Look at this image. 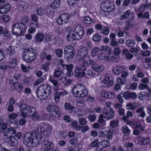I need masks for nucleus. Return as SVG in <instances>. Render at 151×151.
Returning <instances> with one entry per match:
<instances>
[{
  "label": "nucleus",
  "mask_w": 151,
  "mask_h": 151,
  "mask_svg": "<svg viewBox=\"0 0 151 151\" xmlns=\"http://www.w3.org/2000/svg\"><path fill=\"white\" fill-rule=\"evenodd\" d=\"M66 30L68 33L67 36V40L71 42L74 40H79L83 36V28L80 25L77 26L74 31L70 27H67Z\"/></svg>",
  "instance_id": "obj_1"
},
{
  "label": "nucleus",
  "mask_w": 151,
  "mask_h": 151,
  "mask_svg": "<svg viewBox=\"0 0 151 151\" xmlns=\"http://www.w3.org/2000/svg\"><path fill=\"white\" fill-rule=\"evenodd\" d=\"M21 115L23 118H26L27 115L32 116L34 120H38L39 116L36 114L35 108L30 107L25 104H22L20 105Z\"/></svg>",
  "instance_id": "obj_2"
},
{
  "label": "nucleus",
  "mask_w": 151,
  "mask_h": 151,
  "mask_svg": "<svg viewBox=\"0 0 151 151\" xmlns=\"http://www.w3.org/2000/svg\"><path fill=\"white\" fill-rule=\"evenodd\" d=\"M88 51L87 47L85 46L81 47L77 55L76 61L79 62L83 60L82 62H86V63H93V61L91 60L90 57L88 55Z\"/></svg>",
  "instance_id": "obj_3"
},
{
  "label": "nucleus",
  "mask_w": 151,
  "mask_h": 151,
  "mask_svg": "<svg viewBox=\"0 0 151 151\" xmlns=\"http://www.w3.org/2000/svg\"><path fill=\"white\" fill-rule=\"evenodd\" d=\"M40 139H38L32 132L26 133L24 138V144L28 147H34L39 143Z\"/></svg>",
  "instance_id": "obj_4"
},
{
  "label": "nucleus",
  "mask_w": 151,
  "mask_h": 151,
  "mask_svg": "<svg viewBox=\"0 0 151 151\" xmlns=\"http://www.w3.org/2000/svg\"><path fill=\"white\" fill-rule=\"evenodd\" d=\"M81 64L78 63V65L76 66L74 69V76L76 77L81 78L85 76L86 73L84 72L86 70L87 67L91 63H86V62L80 61Z\"/></svg>",
  "instance_id": "obj_5"
},
{
  "label": "nucleus",
  "mask_w": 151,
  "mask_h": 151,
  "mask_svg": "<svg viewBox=\"0 0 151 151\" xmlns=\"http://www.w3.org/2000/svg\"><path fill=\"white\" fill-rule=\"evenodd\" d=\"M74 96L78 98H83L88 94V91L83 85L78 84L75 86L73 89Z\"/></svg>",
  "instance_id": "obj_6"
},
{
  "label": "nucleus",
  "mask_w": 151,
  "mask_h": 151,
  "mask_svg": "<svg viewBox=\"0 0 151 151\" xmlns=\"http://www.w3.org/2000/svg\"><path fill=\"white\" fill-rule=\"evenodd\" d=\"M35 50L32 48H26L23 53V56L24 60L28 63H31L36 58L37 55H35Z\"/></svg>",
  "instance_id": "obj_7"
},
{
  "label": "nucleus",
  "mask_w": 151,
  "mask_h": 151,
  "mask_svg": "<svg viewBox=\"0 0 151 151\" xmlns=\"http://www.w3.org/2000/svg\"><path fill=\"white\" fill-rule=\"evenodd\" d=\"M61 114V111L56 105H53L48 106V116L50 120H53L55 117H59Z\"/></svg>",
  "instance_id": "obj_8"
},
{
  "label": "nucleus",
  "mask_w": 151,
  "mask_h": 151,
  "mask_svg": "<svg viewBox=\"0 0 151 151\" xmlns=\"http://www.w3.org/2000/svg\"><path fill=\"white\" fill-rule=\"evenodd\" d=\"M46 129L45 130L44 127L39 126L34 130L32 133L35 136V137L37 138L38 139H41L43 140L45 142L47 141V135L46 133L44 134V135L40 137L41 134L43 133H47Z\"/></svg>",
  "instance_id": "obj_9"
},
{
  "label": "nucleus",
  "mask_w": 151,
  "mask_h": 151,
  "mask_svg": "<svg viewBox=\"0 0 151 151\" xmlns=\"http://www.w3.org/2000/svg\"><path fill=\"white\" fill-rule=\"evenodd\" d=\"M47 84L38 87L36 92L38 98H40L41 100L45 101L47 98Z\"/></svg>",
  "instance_id": "obj_10"
},
{
  "label": "nucleus",
  "mask_w": 151,
  "mask_h": 151,
  "mask_svg": "<svg viewBox=\"0 0 151 151\" xmlns=\"http://www.w3.org/2000/svg\"><path fill=\"white\" fill-rule=\"evenodd\" d=\"M24 24L16 22L13 25L12 32L14 35L20 36L24 32Z\"/></svg>",
  "instance_id": "obj_11"
},
{
  "label": "nucleus",
  "mask_w": 151,
  "mask_h": 151,
  "mask_svg": "<svg viewBox=\"0 0 151 151\" xmlns=\"http://www.w3.org/2000/svg\"><path fill=\"white\" fill-rule=\"evenodd\" d=\"M64 57L67 60H70L73 59L74 55V50L71 46H66L64 48Z\"/></svg>",
  "instance_id": "obj_12"
},
{
  "label": "nucleus",
  "mask_w": 151,
  "mask_h": 151,
  "mask_svg": "<svg viewBox=\"0 0 151 151\" xmlns=\"http://www.w3.org/2000/svg\"><path fill=\"white\" fill-rule=\"evenodd\" d=\"M101 7L103 11L110 12L114 9V6L113 3L106 1L102 3Z\"/></svg>",
  "instance_id": "obj_13"
},
{
  "label": "nucleus",
  "mask_w": 151,
  "mask_h": 151,
  "mask_svg": "<svg viewBox=\"0 0 151 151\" xmlns=\"http://www.w3.org/2000/svg\"><path fill=\"white\" fill-rule=\"evenodd\" d=\"M54 76L55 77H56L60 81L63 83H65L66 81V76L61 71L58 69L55 70Z\"/></svg>",
  "instance_id": "obj_14"
},
{
  "label": "nucleus",
  "mask_w": 151,
  "mask_h": 151,
  "mask_svg": "<svg viewBox=\"0 0 151 151\" xmlns=\"http://www.w3.org/2000/svg\"><path fill=\"white\" fill-rule=\"evenodd\" d=\"M104 117L107 120L113 118L114 115V110L112 108H105L103 110Z\"/></svg>",
  "instance_id": "obj_15"
},
{
  "label": "nucleus",
  "mask_w": 151,
  "mask_h": 151,
  "mask_svg": "<svg viewBox=\"0 0 151 151\" xmlns=\"http://www.w3.org/2000/svg\"><path fill=\"white\" fill-rule=\"evenodd\" d=\"M70 17V16L67 14H62L57 20V23L60 25L65 24L68 23Z\"/></svg>",
  "instance_id": "obj_16"
},
{
  "label": "nucleus",
  "mask_w": 151,
  "mask_h": 151,
  "mask_svg": "<svg viewBox=\"0 0 151 151\" xmlns=\"http://www.w3.org/2000/svg\"><path fill=\"white\" fill-rule=\"evenodd\" d=\"M100 57H101V58H102V57H104V59L106 60H110L114 62H117L120 59L119 55L115 54L113 52L111 54H110L108 56H104L102 55H101Z\"/></svg>",
  "instance_id": "obj_17"
},
{
  "label": "nucleus",
  "mask_w": 151,
  "mask_h": 151,
  "mask_svg": "<svg viewBox=\"0 0 151 151\" xmlns=\"http://www.w3.org/2000/svg\"><path fill=\"white\" fill-rule=\"evenodd\" d=\"M121 76L122 78H118L116 79V81L117 83H121V85H123L127 81L126 78L129 75V73L127 71H124L121 73Z\"/></svg>",
  "instance_id": "obj_18"
},
{
  "label": "nucleus",
  "mask_w": 151,
  "mask_h": 151,
  "mask_svg": "<svg viewBox=\"0 0 151 151\" xmlns=\"http://www.w3.org/2000/svg\"><path fill=\"white\" fill-rule=\"evenodd\" d=\"M138 143L141 145H146L150 142L149 138L148 137H139L138 138Z\"/></svg>",
  "instance_id": "obj_19"
},
{
  "label": "nucleus",
  "mask_w": 151,
  "mask_h": 151,
  "mask_svg": "<svg viewBox=\"0 0 151 151\" xmlns=\"http://www.w3.org/2000/svg\"><path fill=\"white\" fill-rule=\"evenodd\" d=\"M10 7L11 5L9 3L1 6L0 8V14H4L6 13L9 11Z\"/></svg>",
  "instance_id": "obj_20"
},
{
  "label": "nucleus",
  "mask_w": 151,
  "mask_h": 151,
  "mask_svg": "<svg viewBox=\"0 0 151 151\" xmlns=\"http://www.w3.org/2000/svg\"><path fill=\"white\" fill-rule=\"evenodd\" d=\"M90 65H92V68L94 71L98 72L102 71L104 69L103 66L95 64L94 61L93 63H90Z\"/></svg>",
  "instance_id": "obj_21"
},
{
  "label": "nucleus",
  "mask_w": 151,
  "mask_h": 151,
  "mask_svg": "<svg viewBox=\"0 0 151 151\" xmlns=\"http://www.w3.org/2000/svg\"><path fill=\"white\" fill-rule=\"evenodd\" d=\"M109 77H106L102 82L105 85V86L110 87L114 84V82L112 80L110 79Z\"/></svg>",
  "instance_id": "obj_22"
},
{
  "label": "nucleus",
  "mask_w": 151,
  "mask_h": 151,
  "mask_svg": "<svg viewBox=\"0 0 151 151\" xmlns=\"http://www.w3.org/2000/svg\"><path fill=\"white\" fill-rule=\"evenodd\" d=\"M124 70V66H118L113 68V71L115 75H119L123 72Z\"/></svg>",
  "instance_id": "obj_23"
},
{
  "label": "nucleus",
  "mask_w": 151,
  "mask_h": 151,
  "mask_svg": "<svg viewBox=\"0 0 151 151\" xmlns=\"http://www.w3.org/2000/svg\"><path fill=\"white\" fill-rule=\"evenodd\" d=\"M66 91H64L61 92H56L54 94L55 100L56 102H58L60 100V98L61 96H63L65 94H67Z\"/></svg>",
  "instance_id": "obj_24"
},
{
  "label": "nucleus",
  "mask_w": 151,
  "mask_h": 151,
  "mask_svg": "<svg viewBox=\"0 0 151 151\" xmlns=\"http://www.w3.org/2000/svg\"><path fill=\"white\" fill-rule=\"evenodd\" d=\"M44 38V35L40 33H38L35 36V42H40L42 41Z\"/></svg>",
  "instance_id": "obj_25"
},
{
  "label": "nucleus",
  "mask_w": 151,
  "mask_h": 151,
  "mask_svg": "<svg viewBox=\"0 0 151 151\" xmlns=\"http://www.w3.org/2000/svg\"><path fill=\"white\" fill-rule=\"evenodd\" d=\"M65 109L66 110H68V111L70 113H74L75 108L72 106L71 104L68 103H65Z\"/></svg>",
  "instance_id": "obj_26"
},
{
  "label": "nucleus",
  "mask_w": 151,
  "mask_h": 151,
  "mask_svg": "<svg viewBox=\"0 0 151 151\" xmlns=\"http://www.w3.org/2000/svg\"><path fill=\"white\" fill-rule=\"evenodd\" d=\"M16 131L13 128H9L6 130V132L4 134L5 136H9L8 137H10L11 136H12V134L16 133Z\"/></svg>",
  "instance_id": "obj_27"
},
{
  "label": "nucleus",
  "mask_w": 151,
  "mask_h": 151,
  "mask_svg": "<svg viewBox=\"0 0 151 151\" xmlns=\"http://www.w3.org/2000/svg\"><path fill=\"white\" fill-rule=\"evenodd\" d=\"M61 0H55L50 5V8L54 9L58 8L60 6Z\"/></svg>",
  "instance_id": "obj_28"
},
{
  "label": "nucleus",
  "mask_w": 151,
  "mask_h": 151,
  "mask_svg": "<svg viewBox=\"0 0 151 151\" xmlns=\"http://www.w3.org/2000/svg\"><path fill=\"white\" fill-rule=\"evenodd\" d=\"M14 50L15 47L14 46L10 45L9 47L6 48V50L7 54L11 56L14 54Z\"/></svg>",
  "instance_id": "obj_29"
},
{
  "label": "nucleus",
  "mask_w": 151,
  "mask_h": 151,
  "mask_svg": "<svg viewBox=\"0 0 151 151\" xmlns=\"http://www.w3.org/2000/svg\"><path fill=\"white\" fill-rule=\"evenodd\" d=\"M119 120L117 118H115L112 120L110 123V126L112 128L117 127L119 125Z\"/></svg>",
  "instance_id": "obj_30"
},
{
  "label": "nucleus",
  "mask_w": 151,
  "mask_h": 151,
  "mask_svg": "<svg viewBox=\"0 0 151 151\" xmlns=\"http://www.w3.org/2000/svg\"><path fill=\"white\" fill-rule=\"evenodd\" d=\"M8 138L9 139L10 143L11 144V145H9V147H11L13 146L14 147H15L17 142V140L16 139L15 136H11L10 137H8Z\"/></svg>",
  "instance_id": "obj_31"
},
{
  "label": "nucleus",
  "mask_w": 151,
  "mask_h": 151,
  "mask_svg": "<svg viewBox=\"0 0 151 151\" xmlns=\"http://www.w3.org/2000/svg\"><path fill=\"white\" fill-rule=\"evenodd\" d=\"M18 6L19 9L23 11H26L27 9V5L23 2H20L18 5Z\"/></svg>",
  "instance_id": "obj_32"
},
{
  "label": "nucleus",
  "mask_w": 151,
  "mask_h": 151,
  "mask_svg": "<svg viewBox=\"0 0 151 151\" xmlns=\"http://www.w3.org/2000/svg\"><path fill=\"white\" fill-rule=\"evenodd\" d=\"M143 109V108H141L137 109L136 111V112L138 114V116L142 118H144L145 115V113Z\"/></svg>",
  "instance_id": "obj_33"
},
{
  "label": "nucleus",
  "mask_w": 151,
  "mask_h": 151,
  "mask_svg": "<svg viewBox=\"0 0 151 151\" xmlns=\"http://www.w3.org/2000/svg\"><path fill=\"white\" fill-rule=\"evenodd\" d=\"M95 20L93 19H91L89 17H86L84 18V22L87 24H91L95 22Z\"/></svg>",
  "instance_id": "obj_34"
},
{
  "label": "nucleus",
  "mask_w": 151,
  "mask_h": 151,
  "mask_svg": "<svg viewBox=\"0 0 151 151\" xmlns=\"http://www.w3.org/2000/svg\"><path fill=\"white\" fill-rule=\"evenodd\" d=\"M121 130L123 134H125L127 136L129 135L130 132L129 128L126 126H122L121 128Z\"/></svg>",
  "instance_id": "obj_35"
},
{
  "label": "nucleus",
  "mask_w": 151,
  "mask_h": 151,
  "mask_svg": "<svg viewBox=\"0 0 151 151\" xmlns=\"http://www.w3.org/2000/svg\"><path fill=\"white\" fill-rule=\"evenodd\" d=\"M72 127L77 130H80L81 128L80 125H77V122L76 121H73L71 124Z\"/></svg>",
  "instance_id": "obj_36"
},
{
  "label": "nucleus",
  "mask_w": 151,
  "mask_h": 151,
  "mask_svg": "<svg viewBox=\"0 0 151 151\" xmlns=\"http://www.w3.org/2000/svg\"><path fill=\"white\" fill-rule=\"evenodd\" d=\"M54 40L55 45L57 47L60 46L62 44L63 41L59 37H55Z\"/></svg>",
  "instance_id": "obj_37"
},
{
  "label": "nucleus",
  "mask_w": 151,
  "mask_h": 151,
  "mask_svg": "<svg viewBox=\"0 0 151 151\" xmlns=\"http://www.w3.org/2000/svg\"><path fill=\"white\" fill-rule=\"evenodd\" d=\"M135 44V42L133 40H127L125 42L126 45L128 47H132Z\"/></svg>",
  "instance_id": "obj_38"
},
{
  "label": "nucleus",
  "mask_w": 151,
  "mask_h": 151,
  "mask_svg": "<svg viewBox=\"0 0 151 151\" xmlns=\"http://www.w3.org/2000/svg\"><path fill=\"white\" fill-rule=\"evenodd\" d=\"M133 114L131 112L128 111L127 112V116L124 115L122 117V120L125 122H127L129 119V117L131 116Z\"/></svg>",
  "instance_id": "obj_39"
},
{
  "label": "nucleus",
  "mask_w": 151,
  "mask_h": 151,
  "mask_svg": "<svg viewBox=\"0 0 151 151\" xmlns=\"http://www.w3.org/2000/svg\"><path fill=\"white\" fill-rule=\"evenodd\" d=\"M101 33L106 35H107L109 33V30L107 27H104L101 29Z\"/></svg>",
  "instance_id": "obj_40"
},
{
  "label": "nucleus",
  "mask_w": 151,
  "mask_h": 151,
  "mask_svg": "<svg viewBox=\"0 0 151 151\" xmlns=\"http://www.w3.org/2000/svg\"><path fill=\"white\" fill-rule=\"evenodd\" d=\"M73 67L74 66L72 64L64 65L63 66V68L64 69H66L68 71L72 70Z\"/></svg>",
  "instance_id": "obj_41"
},
{
  "label": "nucleus",
  "mask_w": 151,
  "mask_h": 151,
  "mask_svg": "<svg viewBox=\"0 0 151 151\" xmlns=\"http://www.w3.org/2000/svg\"><path fill=\"white\" fill-rule=\"evenodd\" d=\"M48 151H55L56 149L54 148L53 143L50 141H48Z\"/></svg>",
  "instance_id": "obj_42"
},
{
  "label": "nucleus",
  "mask_w": 151,
  "mask_h": 151,
  "mask_svg": "<svg viewBox=\"0 0 151 151\" xmlns=\"http://www.w3.org/2000/svg\"><path fill=\"white\" fill-rule=\"evenodd\" d=\"M132 127L135 129L142 130V127L140 125V122H134Z\"/></svg>",
  "instance_id": "obj_43"
},
{
  "label": "nucleus",
  "mask_w": 151,
  "mask_h": 151,
  "mask_svg": "<svg viewBox=\"0 0 151 151\" xmlns=\"http://www.w3.org/2000/svg\"><path fill=\"white\" fill-rule=\"evenodd\" d=\"M101 35L96 34L94 35L92 37V39L93 41L95 42H98L101 39Z\"/></svg>",
  "instance_id": "obj_44"
},
{
  "label": "nucleus",
  "mask_w": 151,
  "mask_h": 151,
  "mask_svg": "<svg viewBox=\"0 0 151 151\" xmlns=\"http://www.w3.org/2000/svg\"><path fill=\"white\" fill-rule=\"evenodd\" d=\"M29 18L27 16H25L23 17L22 20V22L20 23L24 24V26L27 24L29 21Z\"/></svg>",
  "instance_id": "obj_45"
},
{
  "label": "nucleus",
  "mask_w": 151,
  "mask_h": 151,
  "mask_svg": "<svg viewBox=\"0 0 151 151\" xmlns=\"http://www.w3.org/2000/svg\"><path fill=\"white\" fill-rule=\"evenodd\" d=\"M17 60L15 58H13L9 65V67L11 68H14L17 65Z\"/></svg>",
  "instance_id": "obj_46"
},
{
  "label": "nucleus",
  "mask_w": 151,
  "mask_h": 151,
  "mask_svg": "<svg viewBox=\"0 0 151 151\" xmlns=\"http://www.w3.org/2000/svg\"><path fill=\"white\" fill-rule=\"evenodd\" d=\"M13 86L15 87L16 89L18 91H20L23 88V86L22 85H20L17 82L16 83H15V84H14Z\"/></svg>",
  "instance_id": "obj_47"
},
{
  "label": "nucleus",
  "mask_w": 151,
  "mask_h": 151,
  "mask_svg": "<svg viewBox=\"0 0 151 151\" xmlns=\"http://www.w3.org/2000/svg\"><path fill=\"white\" fill-rule=\"evenodd\" d=\"M130 14L129 10H127L121 17V19H124L128 18Z\"/></svg>",
  "instance_id": "obj_48"
},
{
  "label": "nucleus",
  "mask_w": 151,
  "mask_h": 151,
  "mask_svg": "<svg viewBox=\"0 0 151 151\" xmlns=\"http://www.w3.org/2000/svg\"><path fill=\"white\" fill-rule=\"evenodd\" d=\"M99 50L98 47H95L91 50V56L93 57L96 56Z\"/></svg>",
  "instance_id": "obj_49"
},
{
  "label": "nucleus",
  "mask_w": 151,
  "mask_h": 151,
  "mask_svg": "<svg viewBox=\"0 0 151 151\" xmlns=\"http://www.w3.org/2000/svg\"><path fill=\"white\" fill-rule=\"evenodd\" d=\"M115 96V95L114 93L111 92H107V99H114Z\"/></svg>",
  "instance_id": "obj_50"
},
{
  "label": "nucleus",
  "mask_w": 151,
  "mask_h": 151,
  "mask_svg": "<svg viewBox=\"0 0 151 151\" xmlns=\"http://www.w3.org/2000/svg\"><path fill=\"white\" fill-rule=\"evenodd\" d=\"M126 106V108L128 110H134L136 108V107H135L134 105L130 103L127 104Z\"/></svg>",
  "instance_id": "obj_51"
},
{
  "label": "nucleus",
  "mask_w": 151,
  "mask_h": 151,
  "mask_svg": "<svg viewBox=\"0 0 151 151\" xmlns=\"http://www.w3.org/2000/svg\"><path fill=\"white\" fill-rule=\"evenodd\" d=\"M121 51V49L119 47H116L114 48L113 53L116 55H119L120 54Z\"/></svg>",
  "instance_id": "obj_52"
},
{
  "label": "nucleus",
  "mask_w": 151,
  "mask_h": 151,
  "mask_svg": "<svg viewBox=\"0 0 151 151\" xmlns=\"http://www.w3.org/2000/svg\"><path fill=\"white\" fill-rule=\"evenodd\" d=\"M79 122L81 125H84L86 124L87 122L85 119L81 117L80 115V117H79Z\"/></svg>",
  "instance_id": "obj_53"
},
{
  "label": "nucleus",
  "mask_w": 151,
  "mask_h": 151,
  "mask_svg": "<svg viewBox=\"0 0 151 151\" xmlns=\"http://www.w3.org/2000/svg\"><path fill=\"white\" fill-rule=\"evenodd\" d=\"M77 138H71L69 141L70 144L72 145H75L77 144L78 142Z\"/></svg>",
  "instance_id": "obj_54"
},
{
  "label": "nucleus",
  "mask_w": 151,
  "mask_h": 151,
  "mask_svg": "<svg viewBox=\"0 0 151 151\" xmlns=\"http://www.w3.org/2000/svg\"><path fill=\"white\" fill-rule=\"evenodd\" d=\"M122 94L121 93L117 95L116 96L117 99L121 104H122L124 102V100L122 98Z\"/></svg>",
  "instance_id": "obj_55"
},
{
  "label": "nucleus",
  "mask_w": 151,
  "mask_h": 151,
  "mask_svg": "<svg viewBox=\"0 0 151 151\" xmlns=\"http://www.w3.org/2000/svg\"><path fill=\"white\" fill-rule=\"evenodd\" d=\"M78 0H67V1L69 5L72 6L77 2Z\"/></svg>",
  "instance_id": "obj_56"
},
{
  "label": "nucleus",
  "mask_w": 151,
  "mask_h": 151,
  "mask_svg": "<svg viewBox=\"0 0 151 151\" xmlns=\"http://www.w3.org/2000/svg\"><path fill=\"white\" fill-rule=\"evenodd\" d=\"M145 97V93L144 92H141L138 94V97L141 100H143Z\"/></svg>",
  "instance_id": "obj_57"
},
{
  "label": "nucleus",
  "mask_w": 151,
  "mask_h": 151,
  "mask_svg": "<svg viewBox=\"0 0 151 151\" xmlns=\"http://www.w3.org/2000/svg\"><path fill=\"white\" fill-rule=\"evenodd\" d=\"M122 95L125 99H127L130 98L129 92H125L122 94Z\"/></svg>",
  "instance_id": "obj_58"
},
{
  "label": "nucleus",
  "mask_w": 151,
  "mask_h": 151,
  "mask_svg": "<svg viewBox=\"0 0 151 151\" xmlns=\"http://www.w3.org/2000/svg\"><path fill=\"white\" fill-rule=\"evenodd\" d=\"M112 151H124L121 147H118L117 148L115 146H113L112 147Z\"/></svg>",
  "instance_id": "obj_59"
},
{
  "label": "nucleus",
  "mask_w": 151,
  "mask_h": 151,
  "mask_svg": "<svg viewBox=\"0 0 151 151\" xmlns=\"http://www.w3.org/2000/svg\"><path fill=\"white\" fill-rule=\"evenodd\" d=\"M147 87V84H144L143 83H140L139 86V88L140 90H142Z\"/></svg>",
  "instance_id": "obj_60"
},
{
  "label": "nucleus",
  "mask_w": 151,
  "mask_h": 151,
  "mask_svg": "<svg viewBox=\"0 0 151 151\" xmlns=\"http://www.w3.org/2000/svg\"><path fill=\"white\" fill-rule=\"evenodd\" d=\"M98 140L96 139H95L90 144V146L91 147H94L96 146L97 145H98L99 143Z\"/></svg>",
  "instance_id": "obj_61"
},
{
  "label": "nucleus",
  "mask_w": 151,
  "mask_h": 151,
  "mask_svg": "<svg viewBox=\"0 0 151 151\" xmlns=\"http://www.w3.org/2000/svg\"><path fill=\"white\" fill-rule=\"evenodd\" d=\"M32 20L35 22H37L38 18L35 14H32L31 15Z\"/></svg>",
  "instance_id": "obj_62"
},
{
  "label": "nucleus",
  "mask_w": 151,
  "mask_h": 151,
  "mask_svg": "<svg viewBox=\"0 0 151 151\" xmlns=\"http://www.w3.org/2000/svg\"><path fill=\"white\" fill-rule=\"evenodd\" d=\"M100 143L102 144L104 148L108 146L109 144V141L107 140L103 141L102 142H100Z\"/></svg>",
  "instance_id": "obj_63"
},
{
  "label": "nucleus",
  "mask_w": 151,
  "mask_h": 151,
  "mask_svg": "<svg viewBox=\"0 0 151 151\" xmlns=\"http://www.w3.org/2000/svg\"><path fill=\"white\" fill-rule=\"evenodd\" d=\"M81 129L82 132L84 133H86L89 129V128L88 126H85L82 127H81Z\"/></svg>",
  "instance_id": "obj_64"
}]
</instances>
